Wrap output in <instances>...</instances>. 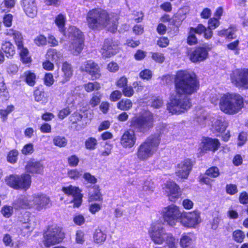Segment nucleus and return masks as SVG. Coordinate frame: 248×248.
Returning <instances> with one entry per match:
<instances>
[{
    "instance_id": "9",
    "label": "nucleus",
    "mask_w": 248,
    "mask_h": 248,
    "mask_svg": "<svg viewBox=\"0 0 248 248\" xmlns=\"http://www.w3.org/2000/svg\"><path fill=\"white\" fill-rule=\"evenodd\" d=\"M6 184L10 187L16 189L27 190L31 184V177L26 173L21 175L12 174L5 179Z\"/></svg>"
},
{
    "instance_id": "28",
    "label": "nucleus",
    "mask_w": 248,
    "mask_h": 248,
    "mask_svg": "<svg viewBox=\"0 0 248 248\" xmlns=\"http://www.w3.org/2000/svg\"><path fill=\"white\" fill-rule=\"evenodd\" d=\"M62 53L56 49L50 48L46 54V59L55 62L56 64L60 63L62 59Z\"/></svg>"
},
{
    "instance_id": "50",
    "label": "nucleus",
    "mask_w": 248,
    "mask_h": 248,
    "mask_svg": "<svg viewBox=\"0 0 248 248\" xmlns=\"http://www.w3.org/2000/svg\"><path fill=\"white\" fill-rule=\"evenodd\" d=\"M205 174L211 177L215 178L219 175V171L218 168L212 167L206 170Z\"/></svg>"
},
{
    "instance_id": "2",
    "label": "nucleus",
    "mask_w": 248,
    "mask_h": 248,
    "mask_svg": "<svg viewBox=\"0 0 248 248\" xmlns=\"http://www.w3.org/2000/svg\"><path fill=\"white\" fill-rule=\"evenodd\" d=\"M129 123V126L132 129L126 130L120 139V144L124 148H131L135 145L137 136L134 131L144 133L153 126L154 116L151 112H146L133 117Z\"/></svg>"
},
{
    "instance_id": "47",
    "label": "nucleus",
    "mask_w": 248,
    "mask_h": 248,
    "mask_svg": "<svg viewBox=\"0 0 248 248\" xmlns=\"http://www.w3.org/2000/svg\"><path fill=\"white\" fill-rule=\"evenodd\" d=\"M97 144V140L94 138H88L85 143L86 149L91 150L95 149Z\"/></svg>"
},
{
    "instance_id": "35",
    "label": "nucleus",
    "mask_w": 248,
    "mask_h": 248,
    "mask_svg": "<svg viewBox=\"0 0 248 248\" xmlns=\"http://www.w3.org/2000/svg\"><path fill=\"white\" fill-rule=\"evenodd\" d=\"M133 103L132 101L128 99H122L117 103V108L124 111L129 110L132 108Z\"/></svg>"
},
{
    "instance_id": "33",
    "label": "nucleus",
    "mask_w": 248,
    "mask_h": 248,
    "mask_svg": "<svg viewBox=\"0 0 248 248\" xmlns=\"http://www.w3.org/2000/svg\"><path fill=\"white\" fill-rule=\"evenodd\" d=\"M64 78L66 81H68L73 75V70L70 64L67 62L63 63L62 68Z\"/></svg>"
},
{
    "instance_id": "61",
    "label": "nucleus",
    "mask_w": 248,
    "mask_h": 248,
    "mask_svg": "<svg viewBox=\"0 0 248 248\" xmlns=\"http://www.w3.org/2000/svg\"><path fill=\"white\" fill-rule=\"evenodd\" d=\"M239 44V41L236 40L227 45V47L230 50L235 51L234 53L235 54H238L239 53V49L238 47Z\"/></svg>"
},
{
    "instance_id": "25",
    "label": "nucleus",
    "mask_w": 248,
    "mask_h": 248,
    "mask_svg": "<svg viewBox=\"0 0 248 248\" xmlns=\"http://www.w3.org/2000/svg\"><path fill=\"white\" fill-rule=\"evenodd\" d=\"M4 34L13 38L17 47L23 45V38L22 33L18 31L10 29L6 30Z\"/></svg>"
},
{
    "instance_id": "15",
    "label": "nucleus",
    "mask_w": 248,
    "mask_h": 248,
    "mask_svg": "<svg viewBox=\"0 0 248 248\" xmlns=\"http://www.w3.org/2000/svg\"><path fill=\"white\" fill-rule=\"evenodd\" d=\"M210 48L208 46L197 47L189 54V59L193 62H200L204 61L208 56Z\"/></svg>"
},
{
    "instance_id": "56",
    "label": "nucleus",
    "mask_w": 248,
    "mask_h": 248,
    "mask_svg": "<svg viewBox=\"0 0 248 248\" xmlns=\"http://www.w3.org/2000/svg\"><path fill=\"white\" fill-rule=\"evenodd\" d=\"M101 204L98 203H93L89 205V210L92 214H95L96 213L99 211L101 209Z\"/></svg>"
},
{
    "instance_id": "36",
    "label": "nucleus",
    "mask_w": 248,
    "mask_h": 248,
    "mask_svg": "<svg viewBox=\"0 0 248 248\" xmlns=\"http://www.w3.org/2000/svg\"><path fill=\"white\" fill-rule=\"evenodd\" d=\"M53 143L55 146L62 148L67 145L68 140L64 136H56L53 139Z\"/></svg>"
},
{
    "instance_id": "46",
    "label": "nucleus",
    "mask_w": 248,
    "mask_h": 248,
    "mask_svg": "<svg viewBox=\"0 0 248 248\" xmlns=\"http://www.w3.org/2000/svg\"><path fill=\"white\" fill-rule=\"evenodd\" d=\"M26 76V82L30 86H33L35 83L36 76L35 74L30 71L27 72L25 73Z\"/></svg>"
},
{
    "instance_id": "60",
    "label": "nucleus",
    "mask_w": 248,
    "mask_h": 248,
    "mask_svg": "<svg viewBox=\"0 0 248 248\" xmlns=\"http://www.w3.org/2000/svg\"><path fill=\"white\" fill-rule=\"evenodd\" d=\"M71 112V111L69 107L64 108L59 111L58 114V118L61 120H63L67 117Z\"/></svg>"
},
{
    "instance_id": "32",
    "label": "nucleus",
    "mask_w": 248,
    "mask_h": 248,
    "mask_svg": "<svg viewBox=\"0 0 248 248\" xmlns=\"http://www.w3.org/2000/svg\"><path fill=\"white\" fill-rule=\"evenodd\" d=\"M163 244L164 248H178V239L170 232Z\"/></svg>"
},
{
    "instance_id": "39",
    "label": "nucleus",
    "mask_w": 248,
    "mask_h": 248,
    "mask_svg": "<svg viewBox=\"0 0 248 248\" xmlns=\"http://www.w3.org/2000/svg\"><path fill=\"white\" fill-rule=\"evenodd\" d=\"M15 4V0H4L0 4V8L2 12H8Z\"/></svg>"
},
{
    "instance_id": "12",
    "label": "nucleus",
    "mask_w": 248,
    "mask_h": 248,
    "mask_svg": "<svg viewBox=\"0 0 248 248\" xmlns=\"http://www.w3.org/2000/svg\"><path fill=\"white\" fill-rule=\"evenodd\" d=\"M232 83L238 88L248 89V68L237 69L231 76Z\"/></svg>"
},
{
    "instance_id": "23",
    "label": "nucleus",
    "mask_w": 248,
    "mask_h": 248,
    "mask_svg": "<svg viewBox=\"0 0 248 248\" xmlns=\"http://www.w3.org/2000/svg\"><path fill=\"white\" fill-rule=\"evenodd\" d=\"M202 151L205 152L208 150L213 152L217 150L220 146V143L218 140L206 138L202 141Z\"/></svg>"
},
{
    "instance_id": "22",
    "label": "nucleus",
    "mask_w": 248,
    "mask_h": 248,
    "mask_svg": "<svg viewBox=\"0 0 248 248\" xmlns=\"http://www.w3.org/2000/svg\"><path fill=\"white\" fill-rule=\"evenodd\" d=\"M210 120L212 123V128L214 132L222 133L227 127V124L223 118H212Z\"/></svg>"
},
{
    "instance_id": "5",
    "label": "nucleus",
    "mask_w": 248,
    "mask_h": 248,
    "mask_svg": "<svg viewBox=\"0 0 248 248\" xmlns=\"http://www.w3.org/2000/svg\"><path fill=\"white\" fill-rule=\"evenodd\" d=\"M243 97L236 93H226L222 95L219 102L220 110L226 114L234 115L244 107Z\"/></svg>"
},
{
    "instance_id": "10",
    "label": "nucleus",
    "mask_w": 248,
    "mask_h": 248,
    "mask_svg": "<svg viewBox=\"0 0 248 248\" xmlns=\"http://www.w3.org/2000/svg\"><path fill=\"white\" fill-rule=\"evenodd\" d=\"M202 221L201 212L198 210L188 212H183L180 224L186 228L195 229Z\"/></svg>"
},
{
    "instance_id": "3",
    "label": "nucleus",
    "mask_w": 248,
    "mask_h": 248,
    "mask_svg": "<svg viewBox=\"0 0 248 248\" xmlns=\"http://www.w3.org/2000/svg\"><path fill=\"white\" fill-rule=\"evenodd\" d=\"M66 16L63 14L58 15L55 19V23L60 31L68 37L69 40L68 44H65L64 48L72 54L77 55L81 53L84 46V38L81 31L75 26H70L67 31L64 32Z\"/></svg>"
},
{
    "instance_id": "40",
    "label": "nucleus",
    "mask_w": 248,
    "mask_h": 248,
    "mask_svg": "<svg viewBox=\"0 0 248 248\" xmlns=\"http://www.w3.org/2000/svg\"><path fill=\"white\" fill-rule=\"evenodd\" d=\"M29 213H26L24 215L25 217L27 218L24 220H20V221L22 222V230L21 231L23 232V233H25L28 232H29L31 229V227L30 226V223H29L30 221L29 218Z\"/></svg>"
},
{
    "instance_id": "24",
    "label": "nucleus",
    "mask_w": 248,
    "mask_h": 248,
    "mask_svg": "<svg viewBox=\"0 0 248 248\" xmlns=\"http://www.w3.org/2000/svg\"><path fill=\"white\" fill-rule=\"evenodd\" d=\"M43 170V164L40 161H30L26 166V171L31 174H41Z\"/></svg>"
},
{
    "instance_id": "8",
    "label": "nucleus",
    "mask_w": 248,
    "mask_h": 248,
    "mask_svg": "<svg viewBox=\"0 0 248 248\" xmlns=\"http://www.w3.org/2000/svg\"><path fill=\"white\" fill-rule=\"evenodd\" d=\"M162 215L164 221L170 226L174 227L178 222L180 223L183 212L178 206L171 204L163 209Z\"/></svg>"
},
{
    "instance_id": "43",
    "label": "nucleus",
    "mask_w": 248,
    "mask_h": 248,
    "mask_svg": "<svg viewBox=\"0 0 248 248\" xmlns=\"http://www.w3.org/2000/svg\"><path fill=\"white\" fill-rule=\"evenodd\" d=\"M84 87L87 92H91L93 90H99L101 88L100 84L97 82H89L84 84Z\"/></svg>"
},
{
    "instance_id": "26",
    "label": "nucleus",
    "mask_w": 248,
    "mask_h": 248,
    "mask_svg": "<svg viewBox=\"0 0 248 248\" xmlns=\"http://www.w3.org/2000/svg\"><path fill=\"white\" fill-rule=\"evenodd\" d=\"M195 241L194 235L191 233H184L180 238L179 245L182 248H187L192 245Z\"/></svg>"
},
{
    "instance_id": "53",
    "label": "nucleus",
    "mask_w": 248,
    "mask_h": 248,
    "mask_svg": "<svg viewBox=\"0 0 248 248\" xmlns=\"http://www.w3.org/2000/svg\"><path fill=\"white\" fill-rule=\"evenodd\" d=\"M245 234L242 231L237 230L233 232V238L237 242L241 243L243 241Z\"/></svg>"
},
{
    "instance_id": "42",
    "label": "nucleus",
    "mask_w": 248,
    "mask_h": 248,
    "mask_svg": "<svg viewBox=\"0 0 248 248\" xmlns=\"http://www.w3.org/2000/svg\"><path fill=\"white\" fill-rule=\"evenodd\" d=\"M102 94L99 92L93 93V96L89 102V105L92 107H94L97 106L100 102Z\"/></svg>"
},
{
    "instance_id": "44",
    "label": "nucleus",
    "mask_w": 248,
    "mask_h": 248,
    "mask_svg": "<svg viewBox=\"0 0 248 248\" xmlns=\"http://www.w3.org/2000/svg\"><path fill=\"white\" fill-rule=\"evenodd\" d=\"M155 187V184L151 180H146L142 186V190L147 193L153 192Z\"/></svg>"
},
{
    "instance_id": "64",
    "label": "nucleus",
    "mask_w": 248,
    "mask_h": 248,
    "mask_svg": "<svg viewBox=\"0 0 248 248\" xmlns=\"http://www.w3.org/2000/svg\"><path fill=\"white\" fill-rule=\"evenodd\" d=\"M18 70L17 65L9 62L7 63L6 71L9 74H15Z\"/></svg>"
},
{
    "instance_id": "13",
    "label": "nucleus",
    "mask_w": 248,
    "mask_h": 248,
    "mask_svg": "<svg viewBox=\"0 0 248 248\" xmlns=\"http://www.w3.org/2000/svg\"><path fill=\"white\" fill-rule=\"evenodd\" d=\"M80 70L89 74L93 79L99 78L101 76L99 65L92 60L87 61L82 63Z\"/></svg>"
},
{
    "instance_id": "54",
    "label": "nucleus",
    "mask_w": 248,
    "mask_h": 248,
    "mask_svg": "<svg viewBox=\"0 0 248 248\" xmlns=\"http://www.w3.org/2000/svg\"><path fill=\"white\" fill-rule=\"evenodd\" d=\"M195 34V31L193 29H190L187 38V43L189 45H193L197 43V39Z\"/></svg>"
},
{
    "instance_id": "49",
    "label": "nucleus",
    "mask_w": 248,
    "mask_h": 248,
    "mask_svg": "<svg viewBox=\"0 0 248 248\" xmlns=\"http://www.w3.org/2000/svg\"><path fill=\"white\" fill-rule=\"evenodd\" d=\"M1 213L4 217L9 218L13 213V207L5 205L2 208Z\"/></svg>"
},
{
    "instance_id": "29",
    "label": "nucleus",
    "mask_w": 248,
    "mask_h": 248,
    "mask_svg": "<svg viewBox=\"0 0 248 248\" xmlns=\"http://www.w3.org/2000/svg\"><path fill=\"white\" fill-rule=\"evenodd\" d=\"M1 49L8 58H12L16 53L14 45L9 41H5L2 45Z\"/></svg>"
},
{
    "instance_id": "21",
    "label": "nucleus",
    "mask_w": 248,
    "mask_h": 248,
    "mask_svg": "<svg viewBox=\"0 0 248 248\" xmlns=\"http://www.w3.org/2000/svg\"><path fill=\"white\" fill-rule=\"evenodd\" d=\"M170 201H174L179 196L178 186L172 181H168L163 187Z\"/></svg>"
},
{
    "instance_id": "37",
    "label": "nucleus",
    "mask_w": 248,
    "mask_h": 248,
    "mask_svg": "<svg viewBox=\"0 0 248 248\" xmlns=\"http://www.w3.org/2000/svg\"><path fill=\"white\" fill-rule=\"evenodd\" d=\"M34 96L35 101L42 104L47 101L46 94L44 91L36 90L34 92Z\"/></svg>"
},
{
    "instance_id": "57",
    "label": "nucleus",
    "mask_w": 248,
    "mask_h": 248,
    "mask_svg": "<svg viewBox=\"0 0 248 248\" xmlns=\"http://www.w3.org/2000/svg\"><path fill=\"white\" fill-rule=\"evenodd\" d=\"M140 77L144 80H149L152 77V72L149 69H144L141 71L139 74Z\"/></svg>"
},
{
    "instance_id": "45",
    "label": "nucleus",
    "mask_w": 248,
    "mask_h": 248,
    "mask_svg": "<svg viewBox=\"0 0 248 248\" xmlns=\"http://www.w3.org/2000/svg\"><path fill=\"white\" fill-rule=\"evenodd\" d=\"M18 152L16 150L10 151L7 155V161L10 163H15L17 160Z\"/></svg>"
},
{
    "instance_id": "27",
    "label": "nucleus",
    "mask_w": 248,
    "mask_h": 248,
    "mask_svg": "<svg viewBox=\"0 0 248 248\" xmlns=\"http://www.w3.org/2000/svg\"><path fill=\"white\" fill-rule=\"evenodd\" d=\"M102 200V195L97 186H94L90 189L88 198L89 202H101Z\"/></svg>"
},
{
    "instance_id": "51",
    "label": "nucleus",
    "mask_w": 248,
    "mask_h": 248,
    "mask_svg": "<svg viewBox=\"0 0 248 248\" xmlns=\"http://www.w3.org/2000/svg\"><path fill=\"white\" fill-rule=\"evenodd\" d=\"M67 175L70 178L76 180L82 175V172L76 169H73L68 170Z\"/></svg>"
},
{
    "instance_id": "14",
    "label": "nucleus",
    "mask_w": 248,
    "mask_h": 248,
    "mask_svg": "<svg viewBox=\"0 0 248 248\" xmlns=\"http://www.w3.org/2000/svg\"><path fill=\"white\" fill-rule=\"evenodd\" d=\"M193 167L192 161L188 158L179 163L176 167L175 173L177 177L183 179L188 178Z\"/></svg>"
},
{
    "instance_id": "30",
    "label": "nucleus",
    "mask_w": 248,
    "mask_h": 248,
    "mask_svg": "<svg viewBox=\"0 0 248 248\" xmlns=\"http://www.w3.org/2000/svg\"><path fill=\"white\" fill-rule=\"evenodd\" d=\"M107 238L106 233L100 229H96L93 234V242L97 244H102Z\"/></svg>"
},
{
    "instance_id": "63",
    "label": "nucleus",
    "mask_w": 248,
    "mask_h": 248,
    "mask_svg": "<svg viewBox=\"0 0 248 248\" xmlns=\"http://www.w3.org/2000/svg\"><path fill=\"white\" fill-rule=\"evenodd\" d=\"M85 241L84 233L81 230L77 231L76 234V242L78 244H83Z\"/></svg>"
},
{
    "instance_id": "52",
    "label": "nucleus",
    "mask_w": 248,
    "mask_h": 248,
    "mask_svg": "<svg viewBox=\"0 0 248 248\" xmlns=\"http://www.w3.org/2000/svg\"><path fill=\"white\" fill-rule=\"evenodd\" d=\"M34 42L38 46H43L46 45L47 40L45 36L39 35L35 38Z\"/></svg>"
},
{
    "instance_id": "17",
    "label": "nucleus",
    "mask_w": 248,
    "mask_h": 248,
    "mask_svg": "<svg viewBox=\"0 0 248 248\" xmlns=\"http://www.w3.org/2000/svg\"><path fill=\"white\" fill-rule=\"evenodd\" d=\"M13 206L16 209H31L33 208L34 202H33V195H23L19 197L18 199L15 202Z\"/></svg>"
},
{
    "instance_id": "58",
    "label": "nucleus",
    "mask_w": 248,
    "mask_h": 248,
    "mask_svg": "<svg viewBox=\"0 0 248 248\" xmlns=\"http://www.w3.org/2000/svg\"><path fill=\"white\" fill-rule=\"evenodd\" d=\"M152 58L156 62L160 63L163 62L165 60L164 55L159 52L152 53Z\"/></svg>"
},
{
    "instance_id": "41",
    "label": "nucleus",
    "mask_w": 248,
    "mask_h": 248,
    "mask_svg": "<svg viewBox=\"0 0 248 248\" xmlns=\"http://www.w3.org/2000/svg\"><path fill=\"white\" fill-rule=\"evenodd\" d=\"M0 95L3 96L4 99H6L9 97V93L7 90L6 87L4 83V79L2 76L0 74Z\"/></svg>"
},
{
    "instance_id": "59",
    "label": "nucleus",
    "mask_w": 248,
    "mask_h": 248,
    "mask_svg": "<svg viewBox=\"0 0 248 248\" xmlns=\"http://www.w3.org/2000/svg\"><path fill=\"white\" fill-rule=\"evenodd\" d=\"M122 96V93L119 90H115L112 92L109 96V99L112 102H116L119 100Z\"/></svg>"
},
{
    "instance_id": "4",
    "label": "nucleus",
    "mask_w": 248,
    "mask_h": 248,
    "mask_svg": "<svg viewBox=\"0 0 248 248\" xmlns=\"http://www.w3.org/2000/svg\"><path fill=\"white\" fill-rule=\"evenodd\" d=\"M86 21L89 28L92 30L105 27L114 32L117 29V16L108 15L106 11L99 9L90 10L86 16Z\"/></svg>"
},
{
    "instance_id": "62",
    "label": "nucleus",
    "mask_w": 248,
    "mask_h": 248,
    "mask_svg": "<svg viewBox=\"0 0 248 248\" xmlns=\"http://www.w3.org/2000/svg\"><path fill=\"white\" fill-rule=\"evenodd\" d=\"M220 22L218 19L215 17L210 18L208 21V28L210 29H215L219 26Z\"/></svg>"
},
{
    "instance_id": "20",
    "label": "nucleus",
    "mask_w": 248,
    "mask_h": 248,
    "mask_svg": "<svg viewBox=\"0 0 248 248\" xmlns=\"http://www.w3.org/2000/svg\"><path fill=\"white\" fill-rule=\"evenodd\" d=\"M119 44L110 40H106L102 48V54L105 58H109L118 51Z\"/></svg>"
},
{
    "instance_id": "7",
    "label": "nucleus",
    "mask_w": 248,
    "mask_h": 248,
    "mask_svg": "<svg viewBox=\"0 0 248 248\" xmlns=\"http://www.w3.org/2000/svg\"><path fill=\"white\" fill-rule=\"evenodd\" d=\"M64 237L62 228L57 225H52L44 233L43 243L45 247H49L61 242Z\"/></svg>"
},
{
    "instance_id": "31",
    "label": "nucleus",
    "mask_w": 248,
    "mask_h": 248,
    "mask_svg": "<svg viewBox=\"0 0 248 248\" xmlns=\"http://www.w3.org/2000/svg\"><path fill=\"white\" fill-rule=\"evenodd\" d=\"M17 48L19 50L20 60L24 64L30 63L31 61V57L29 56V51L27 48L24 47V45Z\"/></svg>"
},
{
    "instance_id": "19",
    "label": "nucleus",
    "mask_w": 248,
    "mask_h": 248,
    "mask_svg": "<svg viewBox=\"0 0 248 248\" xmlns=\"http://www.w3.org/2000/svg\"><path fill=\"white\" fill-rule=\"evenodd\" d=\"M21 6L26 15L33 18L37 14V6L36 0H21Z\"/></svg>"
},
{
    "instance_id": "38",
    "label": "nucleus",
    "mask_w": 248,
    "mask_h": 248,
    "mask_svg": "<svg viewBox=\"0 0 248 248\" xmlns=\"http://www.w3.org/2000/svg\"><path fill=\"white\" fill-rule=\"evenodd\" d=\"M235 32L234 29L230 28L219 31L218 35L221 37H225L227 39L231 40L235 38V36H234Z\"/></svg>"
},
{
    "instance_id": "1",
    "label": "nucleus",
    "mask_w": 248,
    "mask_h": 248,
    "mask_svg": "<svg viewBox=\"0 0 248 248\" xmlns=\"http://www.w3.org/2000/svg\"><path fill=\"white\" fill-rule=\"evenodd\" d=\"M174 84L176 94L171 96L167 109L172 114H180L191 107L190 100L185 94H191L197 92L199 83L194 74L179 71L176 74Z\"/></svg>"
},
{
    "instance_id": "48",
    "label": "nucleus",
    "mask_w": 248,
    "mask_h": 248,
    "mask_svg": "<svg viewBox=\"0 0 248 248\" xmlns=\"http://www.w3.org/2000/svg\"><path fill=\"white\" fill-rule=\"evenodd\" d=\"M14 109V106L13 105L8 106L5 109L0 110V115L1 118H2L3 121H5L8 114L12 112Z\"/></svg>"
},
{
    "instance_id": "11",
    "label": "nucleus",
    "mask_w": 248,
    "mask_h": 248,
    "mask_svg": "<svg viewBox=\"0 0 248 248\" xmlns=\"http://www.w3.org/2000/svg\"><path fill=\"white\" fill-rule=\"evenodd\" d=\"M170 232H166L165 229L160 223L152 225L149 230V234L151 240L156 245H162Z\"/></svg>"
},
{
    "instance_id": "34",
    "label": "nucleus",
    "mask_w": 248,
    "mask_h": 248,
    "mask_svg": "<svg viewBox=\"0 0 248 248\" xmlns=\"http://www.w3.org/2000/svg\"><path fill=\"white\" fill-rule=\"evenodd\" d=\"M195 115L197 122L200 124H206L207 121V115L203 108H200L197 110Z\"/></svg>"
},
{
    "instance_id": "55",
    "label": "nucleus",
    "mask_w": 248,
    "mask_h": 248,
    "mask_svg": "<svg viewBox=\"0 0 248 248\" xmlns=\"http://www.w3.org/2000/svg\"><path fill=\"white\" fill-rule=\"evenodd\" d=\"M122 93L124 96L130 97L134 94V91L132 86L126 85L123 89Z\"/></svg>"
},
{
    "instance_id": "6",
    "label": "nucleus",
    "mask_w": 248,
    "mask_h": 248,
    "mask_svg": "<svg viewBox=\"0 0 248 248\" xmlns=\"http://www.w3.org/2000/svg\"><path fill=\"white\" fill-rule=\"evenodd\" d=\"M160 141V139L158 136L148 137L137 149L136 155L138 159L145 161L151 158L157 151Z\"/></svg>"
},
{
    "instance_id": "16",
    "label": "nucleus",
    "mask_w": 248,
    "mask_h": 248,
    "mask_svg": "<svg viewBox=\"0 0 248 248\" xmlns=\"http://www.w3.org/2000/svg\"><path fill=\"white\" fill-rule=\"evenodd\" d=\"M62 191L67 195L72 196L74 198V206L79 207L82 202V196L80 193V190L78 187L70 185L62 188Z\"/></svg>"
},
{
    "instance_id": "18",
    "label": "nucleus",
    "mask_w": 248,
    "mask_h": 248,
    "mask_svg": "<svg viewBox=\"0 0 248 248\" xmlns=\"http://www.w3.org/2000/svg\"><path fill=\"white\" fill-rule=\"evenodd\" d=\"M33 202H34V208L38 211L49 207L50 200L48 197L43 194H33Z\"/></svg>"
}]
</instances>
